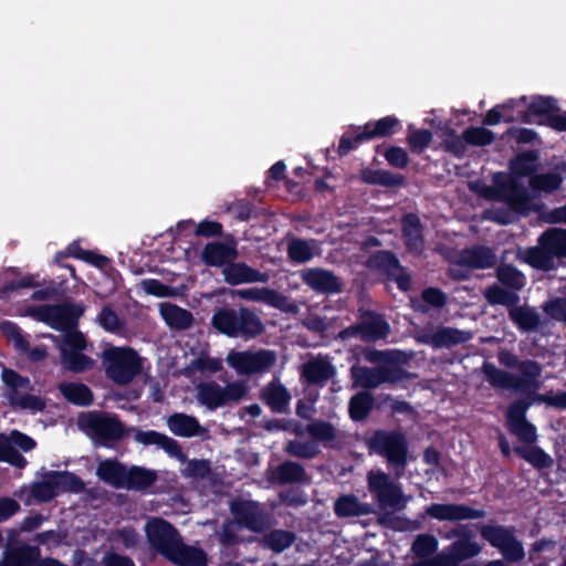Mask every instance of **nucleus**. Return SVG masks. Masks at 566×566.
I'll return each mask as SVG.
<instances>
[{"label":"nucleus","mask_w":566,"mask_h":566,"mask_svg":"<svg viewBox=\"0 0 566 566\" xmlns=\"http://www.w3.org/2000/svg\"><path fill=\"white\" fill-rule=\"evenodd\" d=\"M537 156L534 151H524L510 161V169L513 175L497 171L492 176V186H483L479 192L481 197L491 201L504 202L510 210L527 217L531 212H541L544 203H536L518 177H532L535 171Z\"/></svg>","instance_id":"obj_1"},{"label":"nucleus","mask_w":566,"mask_h":566,"mask_svg":"<svg viewBox=\"0 0 566 566\" xmlns=\"http://www.w3.org/2000/svg\"><path fill=\"white\" fill-rule=\"evenodd\" d=\"M566 259V229L551 228L545 230L537 240V245L528 248L525 261L535 269L549 271L554 260Z\"/></svg>","instance_id":"obj_2"},{"label":"nucleus","mask_w":566,"mask_h":566,"mask_svg":"<svg viewBox=\"0 0 566 566\" xmlns=\"http://www.w3.org/2000/svg\"><path fill=\"white\" fill-rule=\"evenodd\" d=\"M84 306L78 303H59L44 305H30L24 314L33 319L44 323L56 331L76 328Z\"/></svg>","instance_id":"obj_3"},{"label":"nucleus","mask_w":566,"mask_h":566,"mask_svg":"<svg viewBox=\"0 0 566 566\" xmlns=\"http://www.w3.org/2000/svg\"><path fill=\"white\" fill-rule=\"evenodd\" d=\"M389 332L390 326L381 314L371 310L359 308L358 322L342 329L337 338L342 342L357 338L364 343H374L386 338Z\"/></svg>","instance_id":"obj_4"},{"label":"nucleus","mask_w":566,"mask_h":566,"mask_svg":"<svg viewBox=\"0 0 566 566\" xmlns=\"http://www.w3.org/2000/svg\"><path fill=\"white\" fill-rule=\"evenodd\" d=\"M367 485L381 509L400 511L406 507L410 497L402 492L400 484L390 480L381 470H371L367 473Z\"/></svg>","instance_id":"obj_5"},{"label":"nucleus","mask_w":566,"mask_h":566,"mask_svg":"<svg viewBox=\"0 0 566 566\" xmlns=\"http://www.w3.org/2000/svg\"><path fill=\"white\" fill-rule=\"evenodd\" d=\"M369 446L373 451L387 459L396 476L402 475L407 464V446L400 433L377 432L370 439Z\"/></svg>","instance_id":"obj_6"},{"label":"nucleus","mask_w":566,"mask_h":566,"mask_svg":"<svg viewBox=\"0 0 566 566\" xmlns=\"http://www.w3.org/2000/svg\"><path fill=\"white\" fill-rule=\"evenodd\" d=\"M83 482L73 473L46 471L42 480L32 485V494L39 501H49L62 492H77Z\"/></svg>","instance_id":"obj_7"},{"label":"nucleus","mask_w":566,"mask_h":566,"mask_svg":"<svg viewBox=\"0 0 566 566\" xmlns=\"http://www.w3.org/2000/svg\"><path fill=\"white\" fill-rule=\"evenodd\" d=\"M367 268L381 271L389 281H394L401 292L411 289L412 279L405 266L401 265L398 256L389 250H378L371 253L367 261Z\"/></svg>","instance_id":"obj_8"},{"label":"nucleus","mask_w":566,"mask_h":566,"mask_svg":"<svg viewBox=\"0 0 566 566\" xmlns=\"http://www.w3.org/2000/svg\"><path fill=\"white\" fill-rule=\"evenodd\" d=\"M2 380L10 388L9 399L13 406L32 413L40 412L45 408L46 401L43 398L21 392V390L30 388L28 378L20 376L12 369H3Z\"/></svg>","instance_id":"obj_9"},{"label":"nucleus","mask_w":566,"mask_h":566,"mask_svg":"<svg viewBox=\"0 0 566 566\" xmlns=\"http://www.w3.org/2000/svg\"><path fill=\"white\" fill-rule=\"evenodd\" d=\"M486 379L496 387L501 388H523L537 385L534 384L535 378L539 375L541 368L534 361H526L522 366L523 376L509 375L503 373L490 364L483 367Z\"/></svg>","instance_id":"obj_10"},{"label":"nucleus","mask_w":566,"mask_h":566,"mask_svg":"<svg viewBox=\"0 0 566 566\" xmlns=\"http://www.w3.org/2000/svg\"><path fill=\"white\" fill-rule=\"evenodd\" d=\"M145 533L150 546L166 558L181 538L172 525L156 517L146 523Z\"/></svg>","instance_id":"obj_11"},{"label":"nucleus","mask_w":566,"mask_h":566,"mask_svg":"<svg viewBox=\"0 0 566 566\" xmlns=\"http://www.w3.org/2000/svg\"><path fill=\"white\" fill-rule=\"evenodd\" d=\"M245 394L244 387L239 384H230L221 388L214 384H202L197 387V398L200 403L209 409H216L229 401H237Z\"/></svg>","instance_id":"obj_12"},{"label":"nucleus","mask_w":566,"mask_h":566,"mask_svg":"<svg viewBox=\"0 0 566 566\" xmlns=\"http://www.w3.org/2000/svg\"><path fill=\"white\" fill-rule=\"evenodd\" d=\"M14 447H19L22 451L28 452L35 448V441L19 431H12L9 436L0 434V461L23 468L27 464V460Z\"/></svg>","instance_id":"obj_13"},{"label":"nucleus","mask_w":566,"mask_h":566,"mask_svg":"<svg viewBox=\"0 0 566 566\" xmlns=\"http://www.w3.org/2000/svg\"><path fill=\"white\" fill-rule=\"evenodd\" d=\"M302 282L316 293L338 294L344 284L333 271L323 268H310L301 272Z\"/></svg>","instance_id":"obj_14"},{"label":"nucleus","mask_w":566,"mask_h":566,"mask_svg":"<svg viewBox=\"0 0 566 566\" xmlns=\"http://www.w3.org/2000/svg\"><path fill=\"white\" fill-rule=\"evenodd\" d=\"M417 339L434 349H441L465 343L469 335L453 327L437 326L423 328L418 333Z\"/></svg>","instance_id":"obj_15"},{"label":"nucleus","mask_w":566,"mask_h":566,"mask_svg":"<svg viewBox=\"0 0 566 566\" xmlns=\"http://www.w3.org/2000/svg\"><path fill=\"white\" fill-rule=\"evenodd\" d=\"M352 375L355 385L364 388H376L382 382H394L401 378L400 370L394 368L390 361L377 369L355 366L352 368Z\"/></svg>","instance_id":"obj_16"},{"label":"nucleus","mask_w":566,"mask_h":566,"mask_svg":"<svg viewBox=\"0 0 566 566\" xmlns=\"http://www.w3.org/2000/svg\"><path fill=\"white\" fill-rule=\"evenodd\" d=\"M66 258H74L84 261L98 269H103L109 263V259L105 255L98 254L91 250H84L81 247L78 240L71 242L64 251H59L54 256V262L59 266L67 269L71 273V276L75 277V268L72 264L63 262Z\"/></svg>","instance_id":"obj_17"},{"label":"nucleus","mask_w":566,"mask_h":566,"mask_svg":"<svg viewBox=\"0 0 566 566\" xmlns=\"http://www.w3.org/2000/svg\"><path fill=\"white\" fill-rule=\"evenodd\" d=\"M103 365L107 376L117 384L130 381L140 370L138 356H105Z\"/></svg>","instance_id":"obj_18"},{"label":"nucleus","mask_w":566,"mask_h":566,"mask_svg":"<svg viewBox=\"0 0 566 566\" xmlns=\"http://www.w3.org/2000/svg\"><path fill=\"white\" fill-rule=\"evenodd\" d=\"M126 432L139 444L158 446L170 457L176 458L178 461H185V453L181 451L178 442L164 433L155 430L144 431L135 427L127 429Z\"/></svg>","instance_id":"obj_19"},{"label":"nucleus","mask_w":566,"mask_h":566,"mask_svg":"<svg viewBox=\"0 0 566 566\" xmlns=\"http://www.w3.org/2000/svg\"><path fill=\"white\" fill-rule=\"evenodd\" d=\"M481 534L494 547H497L507 559L517 560L524 556L521 543L507 530L486 526L482 528Z\"/></svg>","instance_id":"obj_20"},{"label":"nucleus","mask_w":566,"mask_h":566,"mask_svg":"<svg viewBox=\"0 0 566 566\" xmlns=\"http://www.w3.org/2000/svg\"><path fill=\"white\" fill-rule=\"evenodd\" d=\"M238 319L231 338L251 340L265 332V326L256 312L244 305L238 306Z\"/></svg>","instance_id":"obj_21"},{"label":"nucleus","mask_w":566,"mask_h":566,"mask_svg":"<svg viewBox=\"0 0 566 566\" xmlns=\"http://www.w3.org/2000/svg\"><path fill=\"white\" fill-rule=\"evenodd\" d=\"M401 235L406 249L415 254H421L424 250L423 224L417 213L408 212L401 217Z\"/></svg>","instance_id":"obj_22"},{"label":"nucleus","mask_w":566,"mask_h":566,"mask_svg":"<svg viewBox=\"0 0 566 566\" xmlns=\"http://www.w3.org/2000/svg\"><path fill=\"white\" fill-rule=\"evenodd\" d=\"M496 263V255L492 248L475 244L464 248L459 253L457 264L472 270L491 269Z\"/></svg>","instance_id":"obj_23"},{"label":"nucleus","mask_w":566,"mask_h":566,"mask_svg":"<svg viewBox=\"0 0 566 566\" xmlns=\"http://www.w3.org/2000/svg\"><path fill=\"white\" fill-rule=\"evenodd\" d=\"M85 424L96 437L105 440H117L125 433L124 426L115 416L90 413Z\"/></svg>","instance_id":"obj_24"},{"label":"nucleus","mask_w":566,"mask_h":566,"mask_svg":"<svg viewBox=\"0 0 566 566\" xmlns=\"http://www.w3.org/2000/svg\"><path fill=\"white\" fill-rule=\"evenodd\" d=\"M223 281L229 285L266 283L269 274L251 268L245 262H230L222 269Z\"/></svg>","instance_id":"obj_25"},{"label":"nucleus","mask_w":566,"mask_h":566,"mask_svg":"<svg viewBox=\"0 0 566 566\" xmlns=\"http://www.w3.org/2000/svg\"><path fill=\"white\" fill-rule=\"evenodd\" d=\"M237 258L238 251L234 245L219 241L208 242L201 252V260L207 266L223 269Z\"/></svg>","instance_id":"obj_26"},{"label":"nucleus","mask_w":566,"mask_h":566,"mask_svg":"<svg viewBox=\"0 0 566 566\" xmlns=\"http://www.w3.org/2000/svg\"><path fill=\"white\" fill-rule=\"evenodd\" d=\"M426 513L439 521H461L483 516V512L461 504H432L426 509Z\"/></svg>","instance_id":"obj_27"},{"label":"nucleus","mask_w":566,"mask_h":566,"mask_svg":"<svg viewBox=\"0 0 566 566\" xmlns=\"http://www.w3.org/2000/svg\"><path fill=\"white\" fill-rule=\"evenodd\" d=\"M557 99L552 96H537L527 105L525 111H518V120L525 124L534 123L535 117L547 119L554 112H557Z\"/></svg>","instance_id":"obj_28"},{"label":"nucleus","mask_w":566,"mask_h":566,"mask_svg":"<svg viewBox=\"0 0 566 566\" xmlns=\"http://www.w3.org/2000/svg\"><path fill=\"white\" fill-rule=\"evenodd\" d=\"M232 513L238 520V524L252 531H260L264 525V520L259 505L251 501H239L232 503Z\"/></svg>","instance_id":"obj_29"},{"label":"nucleus","mask_w":566,"mask_h":566,"mask_svg":"<svg viewBox=\"0 0 566 566\" xmlns=\"http://www.w3.org/2000/svg\"><path fill=\"white\" fill-rule=\"evenodd\" d=\"M167 426L175 436L184 438L199 437L207 432L195 417L185 413L170 416L167 419Z\"/></svg>","instance_id":"obj_30"},{"label":"nucleus","mask_w":566,"mask_h":566,"mask_svg":"<svg viewBox=\"0 0 566 566\" xmlns=\"http://www.w3.org/2000/svg\"><path fill=\"white\" fill-rule=\"evenodd\" d=\"M178 566H206L207 556L198 547L186 545L182 539L178 542L168 558Z\"/></svg>","instance_id":"obj_31"},{"label":"nucleus","mask_w":566,"mask_h":566,"mask_svg":"<svg viewBox=\"0 0 566 566\" xmlns=\"http://www.w3.org/2000/svg\"><path fill=\"white\" fill-rule=\"evenodd\" d=\"M360 180L366 185L398 188L406 185V178L385 169L364 168L359 174Z\"/></svg>","instance_id":"obj_32"},{"label":"nucleus","mask_w":566,"mask_h":566,"mask_svg":"<svg viewBox=\"0 0 566 566\" xmlns=\"http://www.w3.org/2000/svg\"><path fill=\"white\" fill-rule=\"evenodd\" d=\"M95 321L98 326L111 334L126 336L128 333L126 319L118 315L111 303L102 306Z\"/></svg>","instance_id":"obj_33"},{"label":"nucleus","mask_w":566,"mask_h":566,"mask_svg":"<svg viewBox=\"0 0 566 566\" xmlns=\"http://www.w3.org/2000/svg\"><path fill=\"white\" fill-rule=\"evenodd\" d=\"M160 315L165 323L172 329L185 331L193 324L192 313L176 304H161Z\"/></svg>","instance_id":"obj_34"},{"label":"nucleus","mask_w":566,"mask_h":566,"mask_svg":"<svg viewBox=\"0 0 566 566\" xmlns=\"http://www.w3.org/2000/svg\"><path fill=\"white\" fill-rule=\"evenodd\" d=\"M359 128H364L365 135L363 136L367 137L370 142L376 138H386L395 135L400 128V120L394 115H388L377 120L367 122L365 125L359 126Z\"/></svg>","instance_id":"obj_35"},{"label":"nucleus","mask_w":566,"mask_h":566,"mask_svg":"<svg viewBox=\"0 0 566 566\" xmlns=\"http://www.w3.org/2000/svg\"><path fill=\"white\" fill-rule=\"evenodd\" d=\"M227 361L239 374L261 373L273 364L272 356H227Z\"/></svg>","instance_id":"obj_36"},{"label":"nucleus","mask_w":566,"mask_h":566,"mask_svg":"<svg viewBox=\"0 0 566 566\" xmlns=\"http://www.w3.org/2000/svg\"><path fill=\"white\" fill-rule=\"evenodd\" d=\"M6 273H10L15 276L12 280H6L0 286V301L9 300L13 292L21 289H31L40 286V282L36 281L38 274L21 275V272L17 268H9Z\"/></svg>","instance_id":"obj_37"},{"label":"nucleus","mask_w":566,"mask_h":566,"mask_svg":"<svg viewBox=\"0 0 566 566\" xmlns=\"http://www.w3.org/2000/svg\"><path fill=\"white\" fill-rule=\"evenodd\" d=\"M0 332L13 344L15 350L23 354H48L45 349L34 347L30 349V343L27 336L22 333L19 325L11 321H3L0 323Z\"/></svg>","instance_id":"obj_38"},{"label":"nucleus","mask_w":566,"mask_h":566,"mask_svg":"<svg viewBox=\"0 0 566 566\" xmlns=\"http://www.w3.org/2000/svg\"><path fill=\"white\" fill-rule=\"evenodd\" d=\"M238 306L217 307L211 317V326L220 334L232 337L238 319Z\"/></svg>","instance_id":"obj_39"},{"label":"nucleus","mask_w":566,"mask_h":566,"mask_svg":"<svg viewBox=\"0 0 566 566\" xmlns=\"http://www.w3.org/2000/svg\"><path fill=\"white\" fill-rule=\"evenodd\" d=\"M526 102V97L522 96L520 99H509L503 104H499L492 107L482 119L483 125L494 126L504 120L505 123H513L518 120L517 115H505L502 111L513 109L520 107V105Z\"/></svg>","instance_id":"obj_40"},{"label":"nucleus","mask_w":566,"mask_h":566,"mask_svg":"<svg viewBox=\"0 0 566 566\" xmlns=\"http://www.w3.org/2000/svg\"><path fill=\"white\" fill-rule=\"evenodd\" d=\"M335 513L339 517L360 516L370 513V505L360 502L355 495L347 494L340 496L334 505Z\"/></svg>","instance_id":"obj_41"},{"label":"nucleus","mask_w":566,"mask_h":566,"mask_svg":"<svg viewBox=\"0 0 566 566\" xmlns=\"http://www.w3.org/2000/svg\"><path fill=\"white\" fill-rule=\"evenodd\" d=\"M509 316L521 331H536L541 325L539 315L527 306L515 305L513 308L509 310Z\"/></svg>","instance_id":"obj_42"},{"label":"nucleus","mask_w":566,"mask_h":566,"mask_svg":"<svg viewBox=\"0 0 566 566\" xmlns=\"http://www.w3.org/2000/svg\"><path fill=\"white\" fill-rule=\"evenodd\" d=\"M484 297L491 305H503L513 308L520 302V296L514 291L505 290L496 284L488 286Z\"/></svg>","instance_id":"obj_43"},{"label":"nucleus","mask_w":566,"mask_h":566,"mask_svg":"<svg viewBox=\"0 0 566 566\" xmlns=\"http://www.w3.org/2000/svg\"><path fill=\"white\" fill-rule=\"evenodd\" d=\"M156 473L144 468H132L125 472V481L123 488L126 489H145L156 481Z\"/></svg>","instance_id":"obj_44"},{"label":"nucleus","mask_w":566,"mask_h":566,"mask_svg":"<svg viewBox=\"0 0 566 566\" xmlns=\"http://www.w3.org/2000/svg\"><path fill=\"white\" fill-rule=\"evenodd\" d=\"M125 468L112 460H105L101 462L96 471L97 475L102 480L116 488H123L125 481Z\"/></svg>","instance_id":"obj_45"},{"label":"nucleus","mask_w":566,"mask_h":566,"mask_svg":"<svg viewBox=\"0 0 566 566\" xmlns=\"http://www.w3.org/2000/svg\"><path fill=\"white\" fill-rule=\"evenodd\" d=\"M334 368L324 359H314L303 367V377L308 382H322L332 377Z\"/></svg>","instance_id":"obj_46"},{"label":"nucleus","mask_w":566,"mask_h":566,"mask_svg":"<svg viewBox=\"0 0 566 566\" xmlns=\"http://www.w3.org/2000/svg\"><path fill=\"white\" fill-rule=\"evenodd\" d=\"M496 277L504 286L514 292L522 290L526 283L524 274L512 264L500 265L496 270Z\"/></svg>","instance_id":"obj_47"},{"label":"nucleus","mask_w":566,"mask_h":566,"mask_svg":"<svg viewBox=\"0 0 566 566\" xmlns=\"http://www.w3.org/2000/svg\"><path fill=\"white\" fill-rule=\"evenodd\" d=\"M262 302L287 314L298 312L297 305L291 302L286 295L269 287H263Z\"/></svg>","instance_id":"obj_48"},{"label":"nucleus","mask_w":566,"mask_h":566,"mask_svg":"<svg viewBox=\"0 0 566 566\" xmlns=\"http://www.w3.org/2000/svg\"><path fill=\"white\" fill-rule=\"evenodd\" d=\"M287 256L293 263L303 264L314 258V250L307 240L295 238L287 244Z\"/></svg>","instance_id":"obj_49"},{"label":"nucleus","mask_w":566,"mask_h":566,"mask_svg":"<svg viewBox=\"0 0 566 566\" xmlns=\"http://www.w3.org/2000/svg\"><path fill=\"white\" fill-rule=\"evenodd\" d=\"M563 178L557 172L537 174L530 178V186L535 191L552 193L562 186Z\"/></svg>","instance_id":"obj_50"},{"label":"nucleus","mask_w":566,"mask_h":566,"mask_svg":"<svg viewBox=\"0 0 566 566\" xmlns=\"http://www.w3.org/2000/svg\"><path fill=\"white\" fill-rule=\"evenodd\" d=\"M71 329L64 334L59 345L60 354H82L87 348L84 334L75 328Z\"/></svg>","instance_id":"obj_51"},{"label":"nucleus","mask_w":566,"mask_h":566,"mask_svg":"<svg viewBox=\"0 0 566 566\" xmlns=\"http://www.w3.org/2000/svg\"><path fill=\"white\" fill-rule=\"evenodd\" d=\"M60 390L62 395L71 402L86 406L92 402L91 390L81 384H61Z\"/></svg>","instance_id":"obj_52"},{"label":"nucleus","mask_w":566,"mask_h":566,"mask_svg":"<svg viewBox=\"0 0 566 566\" xmlns=\"http://www.w3.org/2000/svg\"><path fill=\"white\" fill-rule=\"evenodd\" d=\"M264 398L268 405L275 412H283L291 400V396L286 389L280 385H271L264 391Z\"/></svg>","instance_id":"obj_53"},{"label":"nucleus","mask_w":566,"mask_h":566,"mask_svg":"<svg viewBox=\"0 0 566 566\" xmlns=\"http://www.w3.org/2000/svg\"><path fill=\"white\" fill-rule=\"evenodd\" d=\"M463 137L468 145L478 147L491 145L495 139L492 130L480 126H469L463 130Z\"/></svg>","instance_id":"obj_54"},{"label":"nucleus","mask_w":566,"mask_h":566,"mask_svg":"<svg viewBox=\"0 0 566 566\" xmlns=\"http://www.w3.org/2000/svg\"><path fill=\"white\" fill-rule=\"evenodd\" d=\"M365 130L364 128H356L354 134H344L338 143V147L336 149L339 157L347 156L350 151L357 149L361 144L369 142L367 137H364Z\"/></svg>","instance_id":"obj_55"},{"label":"nucleus","mask_w":566,"mask_h":566,"mask_svg":"<svg viewBox=\"0 0 566 566\" xmlns=\"http://www.w3.org/2000/svg\"><path fill=\"white\" fill-rule=\"evenodd\" d=\"M421 301L427 305H419L418 311L426 313L428 307L442 308L448 302L447 294L439 287H426L421 291Z\"/></svg>","instance_id":"obj_56"},{"label":"nucleus","mask_w":566,"mask_h":566,"mask_svg":"<svg viewBox=\"0 0 566 566\" xmlns=\"http://www.w3.org/2000/svg\"><path fill=\"white\" fill-rule=\"evenodd\" d=\"M381 145L376 146L377 154H381ZM382 156L391 167L397 169H405L410 161L408 153L399 146H389L382 151Z\"/></svg>","instance_id":"obj_57"},{"label":"nucleus","mask_w":566,"mask_h":566,"mask_svg":"<svg viewBox=\"0 0 566 566\" xmlns=\"http://www.w3.org/2000/svg\"><path fill=\"white\" fill-rule=\"evenodd\" d=\"M373 407V397L368 392L354 396L349 402V415L354 420H363Z\"/></svg>","instance_id":"obj_58"},{"label":"nucleus","mask_w":566,"mask_h":566,"mask_svg":"<svg viewBox=\"0 0 566 566\" xmlns=\"http://www.w3.org/2000/svg\"><path fill=\"white\" fill-rule=\"evenodd\" d=\"M515 452L537 468H547L552 464V458L538 448L517 447Z\"/></svg>","instance_id":"obj_59"},{"label":"nucleus","mask_w":566,"mask_h":566,"mask_svg":"<svg viewBox=\"0 0 566 566\" xmlns=\"http://www.w3.org/2000/svg\"><path fill=\"white\" fill-rule=\"evenodd\" d=\"M432 138H433V135L430 129H427V128L416 129L408 134L407 143L410 147V150L413 154L419 155L430 146Z\"/></svg>","instance_id":"obj_60"},{"label":"nucleus","mask_w":566,"mask_h":566,"mask_svg":"<svg viewBox=\"0 0 566 566\" xmlns=\"http://www.w3.org/2000/svg\"><path fill=\"white\" fill-rule=\"evenodd\" d=\"M303 478V469L294 462H286L280 465L273 473V479L280 483H291L301 481Z\"/></svg>","instance_id":"obj_61"},{"label":"nucleus","mask_w":566,"mask_h":566,"mask_svg":"<svg viewBox=\"0 0 566 566\" xmlns=\"http://www.w3.org/2000/svg\"><path fill=\"white\" fill-rule=\"evenodd\" d=\"M542 310L551 319L566 325V296H558L544 302Z\"/></svg>","instance_id":"obj_62"},{"label":"nucleus","mask_w":566,"mask_h":566,"mask_svg":"<svg viewBox=\"0 0 566 566\" xmlns=\"http://www.w3.org/2000/svg\"><path fill=\"white\" fill-rule=\"evenodd\" d=\"M305 431L316 441L327 443L335 439V429L324 421H314L307 424Z\"/></svg>","instance_id":"obj_63"},{"label":"nucleus","mask_w":566,"mask_h":566,"mask_svg":"<svg viewBox=\"0 0 566 566\" xmlns=\"http://www.w3.org/2000/svg\"><path fill=\"white\" fill-rule=\"evenodd\" d=\"M184 467L180 469V472L186 478L201 479L205 478L209 473V463L205 460H190L187 461L185 457V461H180Z\"/></svg>","instance_id":"obj_64"}]
</instances>
